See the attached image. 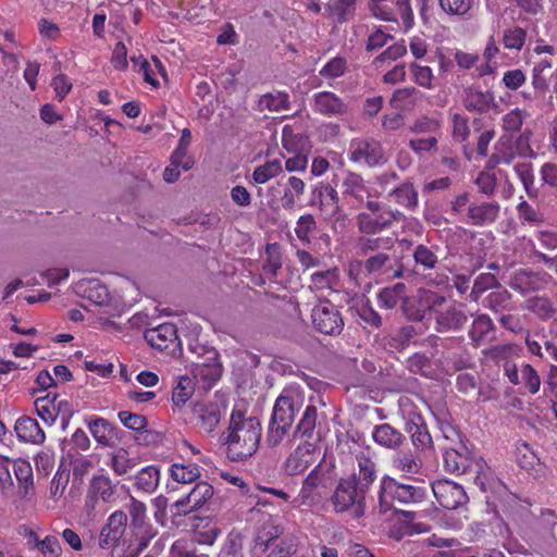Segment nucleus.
I'll return each instance as SVG.
<instances>
[{
  "mask_svg": "<svg viewBox=\"0 0 557 557\" xmlns=\"http://www.w3.org/2000/svg\"><path fill=\"white\" fill-rule=\"evenodd\" d=\"M14 430L18 440L23 442H29L33 444H42L46 435L36 419L28 416L20 417L16 422Z\"/></svg>",
  "mask_w": 557,
  "mask_h": 557,
  "instance_id": "24",
  "label": "nucleus"
},
{
  "mask_svg": "<svg viewBox=\"0 0 557 557\" xmlns=\"http://www.w3.org/2000/svg\"><path fill=\"white\" fill-rule=\"evenodd\" d=\"M356 459L358 471L347 478L354 480V484L360 490V494L367 495L376 479L375 463L362 453L357 455Z\"/></svg>",
  "mask_w": 557,
  "mask_h": 557,
  "instance_id": "21",
  "label": "nucleus"
},
{
  "mask_svg": "<svg viewBox=\"0 0 557 557\" xmlns=\"http://www.w3.org/2000/svg\"><path fill=\"white\" fill-rule=\"evenodd\" d=\"M528 113L520 109L511 110L503 116L502 127L506 133L515 134L521 131Z\"/></svg>",
  "mask_w": 557,
  "mask_h": 557,
  "instance_id": "54",
  "label": "nucleus"
},
{
  "mask_svg": "<svg viewBox=\"0 0 557 557\" xmlns=\"http://www.w3.org/2000/svg\"><path fill=\"white\" fill-rule=\"evenodd\" d=\"M443 460L447 472L455 474L474 473V483L482 491L485 490V461L483 458H475L462 442H458L454 446L444 447Z\"/></svg>",
  "mask_w": 557,
  "mask_h": 557,
  "instance_id": "3",
  "label": "nucleus"
},
{
  "mask_svg": "<svg viewBox=\"0 0 557 557\" xmlns=\"http://www.w3.org/2000/svg\"><path fill=\"white\" fill-rule=\"evenodd\" d=\"M554 74L532 70L533 94L523 92L525 99L532 100L543 98L549 91V83L553 82Z\"/></svg>",
  "mask_w": 557,
  "mask_h": 557,
  "instance_id": "39",
  "label": "nucleus"
},
{
  "mask_svg": "<svg viewBox=\"0 0 557 557\" xmlns=\"http://www.w3.org/2000/svg\"><path fill=\"white\" fill-rule=\"evenodd\" d=\"M144 338L151 347L161 351L182 345L178 341L177 329L172 323H162L156 327L147 329Z\"/></svg>",
  "mask_w": 557,
  "mask_h": 557,
  "instance_id": "13",
  "label": "nucleus"
},
{
  "mask_svg": "<svg viewBox=\"0 0 557 557\" xmlns=\"http://www.w3.org/2000/svg\"><path fill=\"white\" fill-rule=\"evenodd\" d=\"M395 239L391 236H361L357 240L358 253L370 256L380 251H391L394 248Z\"/></svg>",
  "mask_w": 557,
  "mask_h": 557,
  "instance_id": "27",
  "label": "nucleus"
},
{
  "mask_svg": "<svg viewBox=\"0 0 557 557\" xmlns=\"http://www.w3.org/2000/svg\"><path fill=\"white\" fill-rule=\"evenodd\" d=\"M246 539L239 531H231L222 543L218 557H252L245 547Z\"/></svg>",
  "mask_w": 557,
  "mask_h": 557,
  "instance_id": "30",
  "label": "nucleus"
},
{
  "mask_svg": "<svg viewBox=\"0 0 557 557\" xmlns=\"http://www.w3.org/2000/svg\"><path fill=\"white\" fill-rule=\"evenodd\" d=\"M297 540L293 535H285L276 543H270L265 557H290L297 552Z\"/></svg>",
  "mask_w": 557,
  "mask_h": 557,
  "instance_id": "38",
  "label": "nucleus"
},
{
  "mask_svg": "<svg viewBox=\"0 0 557 557\" xmlns=\"http://www.w3.org/2000/svg\"><path fill=\"white\" fill-rule=\"evenodd\" d=\"M370 11L372 14L383 21H396L394 11V0H371Z\"/></svg>",
  "mask_w": 557,
  "mask_h": 557,
  "instance_id": "57",
  "label": "nucleus"
},
{
  "mask_svg": "<svg viewBox=\"0 0 557 557\" xmlns=\"http://www.w3.org/2000/svg\"><path fill=\"white\" fill-rule=\"evenodd\" d=\"M366 497L363 493L354 484V480L342 478L336 484L332 495L331 504L336 513H343L354 509L356 517L364 515Z\"/></svg>",
  "mask_w": 557,
  "mask_h": 557,
  "instance_id": "6",
  "label": "nucleus"
},
{
  "mask_svg": "<svg viewBox=\"0 0 557 557\" xmlns=\"http://www.w3.org/2000/svg\"><path fill=\"white\" fill-rule=\"evenodd\" d=\"M355 5L356 0H330L326 9L337 23H344L354 14Z\"/></svg>",
  "mask_w": 557,
  "mask_h": 557,
  "instance_id": "40",
  "label": "nucleus"
},
{
  "mask_svg": "<svg viewBox=\"0 0 557 557\" xmlns=\"http://www.w3.org/2000/svg\"><path fill=\"white\" fill-rule=\"evenodd\" d=\"M193 373L209 383L218 381L222 375V364L219 361V352L210 347L203 357L193 360Z\"/></svg>",
  "mask_w": 557,
  "mask_h": 557,
  "instance_id": "15",
  "label": "nucleus"
},
{
  "mask_svg": "<svg viewBox=\"0 0 557 557\" xmlns=\"http://www.w3.org/2000/svg\"><path fill=\"white\" fill-rule=\"evenodd\" d=\"M420 302L425 310L433 312L435 317L437 312L443 310L442 307L446 304V298L436 292L423 290L420 295Z\"/></svg>",
  "mask_w": 557,
  "mask_h": 557,
  "instance_id": "56",
  "label": "nucleus"
},
{
  "mask_svg": "<svg viewBox=\"0 0 557 557\" xmlns=\"http://www.w3.org/2000/svg\"><path fill=\"white\" fill-rule=\"evenodd\" d=\"M511 297V294L505 287L499 286L492 290L482 304L484 308L493 312H500L510 308Z\"/></svg>",
  "mask_w": 557,
  "mask_h": 557,
  "instance_id": "33",
  "label": "nucleus"
},
{
  "mask_svg": "<svg viewBox=\"0 0 557 557\" xmlns=\"http://www.w3.org/2000/svg\"><path fill=\"white\" fill-rule=\"evenodd\" d=\"M160 470L156 466L143 468L135 476V485L138 490L152 493L159 485Z\"/></svg>",
  "mask_w": 557,
  "mask_h": 557,
  "instance_id": "35",
  "label": "nucleus"
},
{
  "mask_svg": "<svg viewBox=\"0 0 557 557\" xmlns=\"http://www.w3.org/2000/svg\"><path fill=\"white\" fill-rule=\"evenodd\" d=\"M89 431L94 438L103 446H109L114 433L117 431L108 420L97 418L89 422Z\"/></svg>",
  "mask_w": 557,
  "mask_h": 557,
  "instance_id": "36",
  "label": "nucleus"
},
{
  "mask_svg": "<svg viewBox=\"0 0 557 557\" xmlns=\"http://www.w3.org/2000/svg\"><path fill=\"white\" fill-rule=\"evenodd\" d=\"M384 494L389 495L394 500L400 504H411L422 502L425 497L426 490L421 484L403 483L393 478L384 476L379 495L381 508L388 506L384 500Z\"/></svg>",
  "mask_w": 557,
  "mask_h": 557,
  "instance_id": "7",
  "label": "nucleus"
},
{
  "mask_svg": "<svg viewBox=\"0 0 557 557\" xmlns=\"http://www.w3.org/2000/svg\"><path fill=\"white\" fill-rule=\"evenodd\" d=\"M500 211V206L497 201L471 203L468 208V218L475 226L494 223Z\"/></svg>",
  "mask_w": 557,
  "mask_h": 557,
  "instance_id": "22",
  "label": "nucleus"
},
{
  "mask_svg": "<svg viewBox=\"0 0 557 557\" xmlns=\"http://www.w3.org/2000/svg\"><path fill=\"white\" fill-rule=\"evenodd\" d=\"M533 132L530 128L520 131V134L515 138L511 147L516 150V153L523 158H533L535 153L531 148L530 140Z\"/></svg>",
  "mask_w": 557,
  "mask_h": 557,
  "instance_id": "55",
  "label": "nucleus"
},
{
  "mask_svg": "<svg viewBox=\"0 0 557 557\" xmlns=\"http://www.w3.org/2000/svg\"><path fill=\"white\" fill-rule=\"evenodd\" d=\"M267 261L263 264V272L272 276H276L282 268V257L280 246L277 244H268L265 248Z\"/></svg>",
  "mask_w": 557,
  "mask_h": 557,
  "instance_id": "51",
  "label": "nucleus"
},
{
  "mask_svg": "<svg viewBox=\"0 0 557 557\" xmlns=\"http://www.w3.org/2000/svg\"><path fill=\"white\" fill-rule=\"evenodd\" d=\"M406 289L407 287L404 283H396L393 286L383 288L377 296L380 305L386 309H393L398 302L403 304L406 298Z\"/></svg>",
  "mask_w": 557,
  "mask_h": 557,
  "instance_id": "34",
  "label": "nucleus"
},
{
  "mask_svg": "<svg viewBox=\"0 0 557 557\" xmlns=\"http://www.w3.org/2000/svg\"><path fill=\"white\" fill-rule=\"evenodd\" d=\"M372 438L377 445L388 449L399 448L406 440L405 435L389 423L374 426Z\"/></svg>",
  "mask_w": 557,
  "mask_h": 557,
  "instance_id": "25",
  "label": "nucleus"
},
{
  "mask_svg": "<svg viewBox=\"0 0 557 557\" xmlns=\"http://www.w3.org/2000/svg\"><path fill=\"white\" fill-rule=\"evenodd\" d=\"M313 327L325 335L338 336L344 330V319L337 306L322 300L311 311Z\"/></svg>",
  "mask_w": 557,
  "mask_h": 557,
  "instance_id": "8",
  "label": "nucleus"
},
{
  "mask_svg": "<svg viewBox=\"0 0 557 557\" xmlns=\"http://www.w3.org/2000/svg\"><path fill=\"white\" fill-rule=\"evenodd\" d=\"M502 286L496 276L493 273H481L479 274L470 292V298L473 301H478L480 297L488 289H496Z\"/></svg>",
  "mask_w": 557,
  "mask_h": 557,
  "instance_id": "41",
  "label": "nucleus"
},
{
  "mask_svg": "<svg viewBox=\"0 0 557 557\" xmlns=\"http://www.w3.org/2000/svg\"><path fill=\"white\" fill-rule=\"evenodd\" d=\"M261 423L258 418H246L240 410L234 409L230 424L221 435L226 445V456L232 461H243L258 450L261 438Z\"/></svg>",
  "mask_w": 557,
  "mask_h": 557,
  "instance_id": "1",
  "label": "nucleus"
},
{
  "mask_svg": "<svg viewBox=\"0 0 557 557\" xmlns=\"http://www.w3.org/2000/svg\"><path fill=\"white\" fill-rule=\"evenodd\" d=\"M126 508L131 517V537L127 547V557H136L148 546L150 541L156 536L157 531L148 522L147 507L143 502L131 497Z\"/></svg>",
  "mask_w": 557,
  "mask_h": 557,
  "instance_id": "4",
  "label": "nucleus"
},
{
  "mask_svg": "<svg viewBox=\"0 0 557 557\" xmlns=\"http://www.w3.org/2000/svg\"><path fill=\"white\" fill-rule=\"evenodd\" d=\"M432 491L438 504L447 510L457 509L467 504L469 499L461 485L448 480L433 483Z\"/></svg>",
  "mask_w": 557,
  "mask_h": 557,
  "instance_id": "10",
  "label": "nucleus"
},
{
  "mask_svg": "<svg viewBox=\"0 0 557 557\" xmlns=\"http://www.w3.org/2000/svg\"><path fill=\"white\" fill-rule=\"evenodd\" d=\"M417 419L418 421L410 420L406 422V432L410 434L412 444L417 449L429 448L432 446V437L421 417L418 416Z\"/></svg>",
  "mask_w": 557,
  "mask_h": 557,
  "instance_id": "32",
  "label": "nucleus"
},
{
  "mask_svg": "<svg viewBox=\"0 0 557 557\" xmlns=\"http://www.w3.org/2000/svg\"><path fill=\"white\" fill-rule=\"evenodd\" d=\"M389 196L399 205L413 209L418 205V193L411 183H404L395 188Z\"/></svg>",
  "mask_w": 557,
  "mask_h": 557,
  "instance_id": "43",
  "label": "nucleus"
},
{
  "mask_svg": "<svg viewBox=\"0 0 557 557\" xmlns=\"http://www.w3.org/2000/svg\"><path fill=\"white\" fill-rule=\"evenodd\" d=\"M344 194L349 195L358 200H362L367 194V187L364 186L363 180L359 174L348 172L343 180L342 184Z\"/></svg>",
  "mask_w": 557,
  "mask_h": 557,
  "instance_id": "45",
  "label": "nucleus"
},
{
  "mask_svg": "<svg viewBox=\"0 0 557 557\" xmlns=\"http://www.w3.org/2000/svg\"><path fill=\"white\" fill-rule=\"evenodd\" d=\"M417 334L418 332L413 325H405L386 338V345L392 349L403 350Z\"/></svg>",
  "mask_w": 557,
  "mask_h": 557,
  "instance_id": "42",
  "label": "nucleus"
},
{
  "mask_svg": "<svg viewBox=\"0 0 557 557\" xmlns=\"http://www.w3.org/2000/svg\"><path fill=\"white\" fill-rule=\"evenodd\" d=\"M213 496V487L207 482L197 483L187 494V503L193 504L197 510L202 508Z\"/></svg>",
  "mask_w": 557,
  "mask_h": 557,
  "instance_id": "47",
  "label": "nucleus"
},
{
  "mask_svg": "<svg viewBox=\"0 0 557 557\" xmlns=\"http://www.w3.org/2000/svg\"><path fill=\"white\" fill-rule=\"evenodd\" d=\"M333 480L321 465L315 466L302 481L301 488L294 499L297 507H313L326 498Z\"/></svg>",
  "mask_w": 557,
  "mask_h": 557,
  "instance_id": "5",
  "label": "nucleus"
},
{
  "mask_svg": "<svg viewBox=\"0 0 557 557\" xmlns=\"http://www.w3.org/2000/svg\"><path fill=\"white\" fill-rule=\"evenodd\" d=\"M36 549H38L44 557H60L62 554L59 540L52 535H48L41 542H37Z\"/></svg>",
  "mask_w": 557,
  "mask_h": 557,
  "instance_id": "64",
  "label": "nucleus"
},
{
  "mask_svg": "<svg viewBox=\"0 0 557 557\" xmlns=\"http://www.w3.org/2000/svg\"><path fill=\"white\" fill-rule=\"evenodd\" d=\"M116 484L112 483L107 475H95L90 480L88 493L86 496V507L95 509L98 499L103 503H111L115 499Z\"/></svg>",
  "mask_w": 557,
  "mask_h": 557,
  "instance_id": "16",
  "label": "nucleus"
},
{
  "mask_svg": "<svg viewBox=\"0 0 557 557\" xmlns=\"http://www.w3.org/2000/svg\"><path fill=\"white\" fill-rule=\"evenodd\" d=\"M417 92L414 87L399 88L394 91L391 104L396 109L407 110L414 106V94Z\"/></svg>",
  "mask_w": 557,
  "mask_h": 557,
  "instance_id": "52",
  "label": "nucleus"
},
{
  "mask_svg": "<svg viewBox=\"0 0 557 557\" xmlns=\"http://www.w3.org/2000/svg\"><path fill=\"white\" fill-rule=\"evenodd\" d=\"M194 394V384L188 376H181L172 392L173 406L182 408Z\"/></svg>",
  "mask_w": 557,
  "mask_h": 557,
  "instance_id": "44",
  "label": "nucleus"
},
{
  "mask_svg": "<svg viewBox=\"0 0 557 557\" xmlns=\"http://www.w3.org/2000/svg\"><path fill=\"white\" fill-rule=\"evenodd\" d=\"M290 108L289 95L285 91L275 90L267 92L259 98L257 109L260 112H278Z\"/></svg>",
  "mask_w": 557,
  "mask_h": 557,
  "instance_id": "31",
  "label": "nucleus"
},
{
  "mask_svg": "<svg viewBox=\"0 0 557 557\" xmlns=\"http://www.w3.org/2000/svg\"><path fill=\"white\" fill-rule=\"evenodd\" d=\"M191 412L200 429L207 433L213 432L221 420V410L216 404L197 403L193 406Z\"/></svg>",
  "mask_w": 557,
  "mask_h": 557,
  "instance_id": "23",
  "label": "nucleus"
},
{
  "mask_svg": "<svg viewBox=\"0 0 557 557\" xmlns=\"http://www.w3.org/2000/svg\"><path fill=\"white\" fill-rule=\"evenodd\" d=\"M317 230V222L312 214H304L299 216L296 227L295 234L298 239L308 245L311 243L310 234Z\"/></svg>",
  "mask_w": 557,
  "mask_h": 557,
  "instance_id": "50",
  "label": "nucleus"
},
{
  "mask_svg": "<svg viewBox=\"0 0 557 557\" xmlns=\"http://www.w3.org/2000/svg\"><path fill=\"white\" fill-rule=\"evenodd\" d=\"M517 461L520 468L524 469L525 471L533 470L540 462L534 451L525 443L517 449Z\"/></svg>",
  "mask_w": 557,
  "mask_h": 557,
  "instance_id": "62",
  "label": "nucleus"
},
{
  "mask_svg": "<svg viewBox=\"0 0 557 557\" xmlns=\"http://www.w3.org/2000/svg\"><path fill=\"white\" fill-rule=\"evenodd\" d=\"M413 259L417 265L423 270H432L438 263L437 256L425 245H418L413 251Z\"/></svg>",
  "mask_w": 557,
  "mask_h": 557,
  "instance_id": "53",
  "label": "nucleus"
},
{
  "mask_svg": "<svg viewBox=\"0 0 557 557\" xmlns=\"http://www.w3.org/2000/svg\"><path fill=\"white\" fill-rule=\"evenodd\" d=\"M13 471L16 480L25 487L33 485V470L28 461L24 459L12 460Z\"/></svg>",
  "mask_w": 557,
  "mask_h": 557,
  "instance_id": "60",
  "label": "nucleus"
},
{
  "mask_svg": "<svg viewBox=\"0 0 557 557\" xmlns=\"http://www.w3.org/2000/svg\"><path fill=\"white\" fill-rule=\"evenodd\" d=\"M317 446L310 442H300L288 455L284 462V470L288 475H297L306 471L311 465V455Z\"/></svg>",
  "mask_w": 557,
  "mask_h": 557,
  "instance_id": "18",
  "label": "nucleus"
},
{
  "mask_svg": "<svg viewBox=\"0 0 557 557\" xmlns=\"http://www.w3.org/2000/svg\"><path fill=\"white\" fill-rule=\"evenodd\" d=\"M318 422V409L314 405H308L302 412L299 422L294 432V438H300L301 442H310L315 445L320 442L321 436L315 430Z\"/></svg>",
  "mask_w": 557,
  "mask_h": 557,
  "instance_id": "17",
  "label": "nucleus"
},
{
  "mask_svg": "<svg viewBox=\"0 0 557 557\" xmlns=\"http://www.w3.org/2000/svg\"><path fill=\"white\" fill-rule=\"evenodd\" d=\"M515 172L521 183L523 184V187L527 191V194L530 197H536L537 196V188L534 186V174L532 171V164L522 162L515 165Z\"/></svg>",
  "mask_w": 557,
  "mask_h": 557,
  "instance_id": "49",
  "label": "nucleus"
},
{
  "mask_svg": "<svg viewBox=\"0 0 557 557\" xmlns=\"http://www.w3.org/2000/svg\"><path fill=\"white\" fill-rule=\"evenodd\" d=\"M119 419L125 428L133 430L135 432L140 431L141 429H145L148 425L146 417L139 413L120 411Z\"/></svg>",
  "mask_w": 557,
  "mask_h": 557,
  "instance_id": "63",
  "label": "nucleus"
},
{
  "mask_svg": "<svg viewBox=\"0 0 557 557\" xmlns=\"http://www.w3.org/2000/svg\"><path fill=\"white\" fill-rule=\"evenodd\" d=\"M525 308L541 320H548L556 313V309L554 308L550 299L543 296H535L527 299Z\"/></svg>",
  "mask_w": 557,
  "mask_h": 557,
  "instance_id": "37",
  "label": "nucleus"
},
{
  "mask_svg": "<svg viewBox=\"0 0 557 557\" xmlns=\"http://www.w3.org/2000/svg\"><path fill=\"white\" fill-rule=\"evenodd\" d=\"M495 332V325L492 319L487 314L478 315L469 330V337L475 344V346H480L481 344L488 342L493 338Z\"/></svg>",
  "mask_w": 557,
  "mask_h": 557,
  "instance_id": "29",
  "label": "nucleus"
},
{
  "mask_svg": "<svg viewBox=\"0 0 557 557\" xmlns=\"http://www.w3.org/2000/svg\"><path fill=\"white\" fill-rule=\"evenodd\" d=\"M171 476L178 483H191L200 476V469L193 463H174L171 467Z\"/></svg>",
  "mask_w": 557,
  "mask_h": 557,
  "instance_id": "48",
  "label": "nucleus"
},
{
  "mask_svg": "<svg viewBox=\"0 0 557 557\" xmlns=\"http://www.w3.org/2000/svg\"><path fill=\"white\" fill-rule=\"evenodd\" d=\"M283 171L280 160H271L257 166L252 173V180L257 184H264L277 176Z\"/></svg>",
  "mask_w": 557,
  "mask_h": 557,
  "instance_id": "46",
  "label": "nucleus"
},
{
  "mask_svg": "<svg viewBox=\"0 0 557 557\" xmlns=\"http://www.w3.org/2000/svg\"><path fill=\"white\" fill-rule=\"evenodd\" d=\"M309 206L319 207L322 212L330 216H335L336 219L343 215L338 194L327 183H319L313 187Z\"/></svg>",
  "mask_w": 557,
  "mask_h": 557,
  "instance_id": "11",
  "label": "nucleus"
},
{
  "mask_svg": "<svg viewBox=\"0 0 557 557\" xmlns=\"http://www.w3.org/2000/svg\"><path fill=\"white\" fill-rule=\"evenodd\" d=\"M305 404L304 391L299 385L286 386L276 398L268 424L265 444L270 448L280 446L289 433L296 416Z\"/></svg>",
  "mask_w": 557,
  "mask_h": 557,
  "instance_id": "2",
  "label": "nucleus"
},
{
  "mask_svg": "<svg viewBox=\"0 0 557 557\" xmlns=\"http://www.w3.org/2000/svg\"><path fill=\"white\" fill-rule=\"evenodd\" d=\"M314 110L324 115H338L347 112V106L333 92L322 91L314 96Z\"/></svg>",
  "mask_w": 557,
  "mask_h": 557,
  "instance_id": "28",
  "label": "nucleus"
},
{
  "mask_svg": "<svg viewBox=\"0 0 557 557\" xmlns=\"http://www.w3.org/2000/svg\"><path fill=\"white\" fill-rule=\"evenodd\" d=\"M406 368L413 374L425 375L431 368V360L424 354L416 352L407 359Z\"/></svg>",
  "mask_w": 557,
  "mask_h": 557,
  "instance_id": "61",
  "label": "nucleus"
},
{
  "mask_svg": "<svg viewBox=\"0 0 557 557\" xmlns=\"http://www.w3.org/2000/svg\"><path fill=\"white\" fill-rule=\"evenodd\" d=\"M394 258L388 253V251H380L373 255H370L363 261V270L368 275L371 276H381L383 274H388L389 277L399 278L404 276V269L400 263L397 264L396 268L393 267L392 261Z\"/></svg>",
  "mask_w": 557,
  "mask_h": 557,
  "instance_id": "14",
  "label": "nucleus"
},
{
  "mask_svg": "<svg viewBox=\"0 0 557 557\" xmlns=\"http://www.w3.org/2000/svg\"><path fill=\"white\" fill-rule=\"evenodd\" d=\"M441 9L449 15H466L473 5V0H438Z\"/></svg>",
  "mask_w": 557,
  "mask_h": 557,
  "instance_id": "58",
  "label": "nucleus"
},
{
  "mask_svg": "<svg viewBox=\"0 0 557 557\" xmlns=\"http://www.w3.org/2000/svg\"><path fill=\"white\" fill-rule=\"evenodd\" d=\"M435 330L440 333L457 332L461 330L468 321L466 312L461 306L450 305L434 317Z\"/></svg>",
  "mask_w": 557,
  "mask_h": 557,
  "instance_id": "19",
  "label": "nucleus"
},
{
  "mask_svg": "<svg viewBox=\"0 0 557 557\" xmlns=\"http://www.w3.org/2000/svg\"><path fill=\"white\" fill-rule=\"evenodd\" d=\"M462 104L466 110L479 114L487 113L492 108L498 107L493 92L482 91L473 86L463 90Z\"/></svg>",
  "mask_w": 557,
  "mask_h": 557,
  "instance_id": "20",
  "label": "nucleus"
},
{
  "mask_svg": "<svg viewBox=\"0 0 557 557\" xmlns=\"http://www.w3.org/2000/svg\"><path fill=\"white\" fill-rule=\"evenodd\" d=\"M283 527L275 523L272 519L263 522L255 537V549L257 552L265 553L270 543H276L285 536L283 534Z\"/></svg>",
  "mask_w": 557,
  "mask_h": 557,
  "instance_id": "26",
  "label": "nucleus"
},
{
  "mask_svg": "<svg viewBox=\"0 0 557 557\" xmlns=\"http://www.w3.org/2000/svg\"><path fill=\"white\" fill-rule=\"evenodd\" d=\"M350 160L364 161L369 166L384 162V152L381 144L374 139H355L349 146Z\"/></svg>",
  "mask_w": 557,
  "mask_h": 557,
  "instance_id": "12",
  "label": "nucleus"
},
{
  "mask_svg": "<svg viewBox=\"0 0 557 557\" xmlns=\"http://www.w3.org/2000/svg\"><path fill=\"white\" fill-rule=\"evenodd\" d=\"M525 42V32L521 27H512L504 30L503 44L507 49L520 50Z\"/></svg>",
  "mask_w": 557,
  "mask_h": 557,
  "instance_id": "59",
  "label": "nucleus"
},
{
  "mask_svg": "<svg viewBox=\"0 0 557 557\" xmlns=\"http://www.w3.org/2000/svg\"><path fill=\"white\" fill-rule=\"evenodd\" d=\"M403 213L398 210H386L375 214L369 212H360L357 218V227L359 233L363 235H375L383 230L389 228L394 222L399 221Z\"/></svg>",
  "mask_w": 557,
  "mask_h": 557,
  "instance_id": "9",
  "label": "nucleus"
}]
</instances>
